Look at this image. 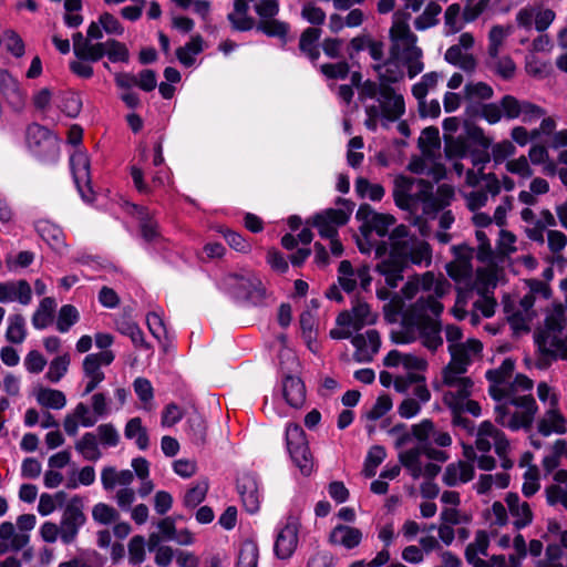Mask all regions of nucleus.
Wrapping results in <instances>:
<instances>
[{"mask_svg":"<svg viewBox=\"0 0 567 567\" xmlns=\"http://www.w3.org/2000/svg\"><path fill=\"white\" fill-rule=\"evenodd\" d=\"M512 31L511 25H493L488 32L487 55L499 53Z\"/></svg>","mask_w":567,"mask_h":567,"instance_id":"56","label":"nucleus"},{"mask_svg":"<svg viewBox=\"0 0 567 567\" xmlns=\"http://www.w3.org/2000/svg\"><path fill=\"white\" fill-rule=\"evenodd\" d=\"M378 320V313L361 300H357L350 310L340 312L336 319L337 326H351L357 332L367 326H372Z\"/></svg>","mask_w":567,"mask_h":567,"instance_id":"19","label":"nucleus"},{"mask_svg":"<svg viewBox=\"0 0 567 567\" xmlns=\"http://www.w3.org/2000/svg\"><path fill=\"white\" fill-rule=\"evenodd\" d=\"M25 320L22 315L16 313L8 318L6 338L9 342L20 344L25 340Z\"/></svg>","mask_w":567,"mask_h":567,"instance_id":"54","label":"nucleus"},{"mask_svg":"<svg viewBox=\"0 0 567 567\" xmlns=\"http://www.w3.org/2000/svg\"><path fill=\"white\" fill-rule=\"evenodd\" d=\"M282 394L290 406H302L306 400V389L301 379L287 375L282 381Z\"/></svg>","mask_w":567,"mask_h":567,"instance_id":"43","label":"nucleus"},{"mask_svg":"<svg viewBox=\"0 0 567 567\" xmlns=\"http://www.w3.org/2000/svg\"><path fill=\"white\" fill-rule=\"evenodd\" d=\"M483 344L477 339H468L457 346L449 347L451 361L443 371L465 373L474 358L478 357Z\"/></svg>","mask_w":567,"mask_h":567,"instance_id":"16","label":"nucleus"},{"mask_svg":"<svg viewBox=\"0 0 567 567\" xmlns=\"http://www.w3.org/2000/svg\"><path fill=\"white\" fill-rule=\"evenodd\" d=\"M299 522L289 517L286 525L279 530L275 542V554L280 559L289 558L298 546Z\"/></svg>","mask_w":567,"mask_h":567,"instance_id":"26","label":"nucleus"},{"mask_svg":"<svg viewBox=\"0 0 567 567\" xmlns=\"http://www.w3.org/2000/svg\"><path fill=\"white\" fill-rule=\"evenodd\" d=\"M237 488L246 511L250 514L256 513L260 505L256 478L251 475H244L238 480Z\"/></svg>","mask_w":567,"mask_h":567,"instance_id":"35","label":"nucleus"},{"mask_svg":"<svg viewBox=\"0 0 567 567\" xmlns=\"http://www.w3.org/2000/svg\"><path fill=\"white\" fill-rule=\"evenodd\" d=\"M403 63L396 56L389 54L382 63H374L373 71L378 74L377 83H389L390 85L404 79Z\"/></svg>","mask_w":567,"mask_h":567,"instance_id":"34","label":"nucleus"},{"mask_svg":"<svg viewBox=\"0 0 567 567\" xmlns=\"http://www.w3.org/2000/svg\"><path fill=\"white\" fill-rule=\"evenodd\" d=\"M321 35V30L318 28H307L300 35L299 49L311 61H317L320 56L318 41Z\"/></svg>","mask_w":567,"mask_h":567,"instance_id":"46","label":"nucleus"},{"mask_svg":"<svg viewBox=\"0 0 567 567\" xmlns=\"http://www.w3.org/2000/svg\"><path fill=\"white\" fill-rule=\"evenodd\" d=\"M497 286V274L494 269L484 268L478 269L476 274V280L474 282L473 290L477 295H491Z\"/></svg>","mask_w":567,"mask_h":567,"instance_id":"50","label":"nucleus"},{"mask_svg":"<svg viewBox=\"0 0 567 567\" xmlns=\"http://www.w3.org/2000/svg\"><path fill=\"white\" fill-rule=\"evenodd\" d=\"M417 327L422 344L426 349L434 352L443 346V338L441 337V321L426 319L423 321H417Z\"/></svg>","mask_w":567,"mask_h":567,"instance_id":"37","label":"nucleus"},{"mask_svg":"<svg viewBox=\"0 0 567 567\" xmlns=\"http://www.w3.org/2000/svg\"><path fill=\"white\" fill-rule=\"evenodd\" d=\"M553 484L545 488L547 504L550 506L560 505L567 509V471L558 470L554 473Z\"/></svg>","mask_w":567,"mask_h":567,"instance_id":"36","label":"nucleus"},{"mask_svg":"<svg viewBox=\"0 0 567 567\" xmlns=\"http://www.w3.org/2000/svg\"><path fill=\"white\" fill-rule=\"evenodd\" d=\"M115 355L113 351L106 350L99 353L87 354L82 363L84 378L87 380L83 391V396L92 393L104 380L105 375L102 365H110Z\"/></svg>","mask_w":567,"mask_h":567,"instance_id":"14","label":"nucleus"},{"mask_svg":"<svg viewBox=\"0 0 567 567\" xmlns=\"http://www.w3.org/2000/svg\"><path fill=\"white\" fill-rule=\"evenodd\" d=\"M37 401L44 408L61 410L66 404L64 393L55 389H41L37 394Z\"/></svg>","mask_w":567,"mask_h":567,"instance_id":"57","label":"nucleus"},{"mask_svg":"<svg viewBox=\"0 0 567 567\" xmlns=\"http://www.w3.org/2000/svg\"><path fill=\"white\" fill-rule=\"evenodd\" d=\"M0 92L14 110L20 111L24 107L25 93L21 90L18 81L3 69H0Z\"/></svg>","mask_w":567,"mask_h":567,"instance_id":"30","label":"nucleus"},{"mask_svg":"<svg viewBox=\"0 0 567 567\" xmlns=\"http://www.w3.org/2000/svg\"><path fill=\"white\" fill-rule=\"evenodd\" d=\"M492 445H494L495 453H503L504 446L507 445V437L492 422L484 421L478 426L475 447L480 452L487 453Z\"/></svg>","mask_w":567,"mask_h":567,"instance_id":"25","label":"nucleus"},{"mask_svg":"<svg viewBox=\"0 0 567 567\" xmlns=\"http://www.w3.org/2000/svg\"><path fill=\"white\" fill-rule=\"evenodd\" d=\"M338 274L339 286L346 292L354 291L358 286L367 290L372 280L368 266H361L354 269L349 260H342L340 262Z\"/></svg>","mask_w":567,"mask_h":567,"instance_id":"20","label":"nucleus"},{"mask_svg":"<svg viewBox=\"0 0 567 567\" xmlns=\"http://www.w3.org/2000/svg\"><path fill=\"white\" fill-rule=\"evenodd\" d=\"M116 329L122 334L127 336L136 347L150 349V344L145 341L142 330L131 318L126 316L121 317L116 321Z\"/></svg>","mask_w":567,"mask_h":567,"instance_id":"49","label":"nucleus"},{"mask_svg":"<svg viewBox=\"0 0 567 567\" xmlns=\"http://www.w3.org/2000/svg\"><path fill=\"white\" fill-rule=\"evenodd\" d=\"M389 240H394L398 248L404 252V259L415 265L429 266L432 260V250L424 240H419L409 235V228L405 225L395 227L389 236Z\"/></svg>","mask_w":567,"mask_h":567,"instance_id":"9","label":"nucleus"},{"mask_svg":"<svg viewBox=\"0 0 567 567\" xmlns=\"http://www.w3.org/2000/svg\"><path fill=\"white\" fill-rule=\"evenodd\" d=\"M55 301L52 298H43L32 316V324L35 329H44L52 321V313L55 309Z\"/></svg>","mask_w":567,"mask_h":567,"instance_id":"55","label":"nucleus"},{"mask_svg":"<svg viewBox=\"0 0 567 567\" xmlns=\"http://www.w3.org/2000/svg\"><path fill=\"white\" fill-rule=\"evenodd\" d=\"M97 417L90 411V408L80 402L76 404L72 413L65 415L63 421V427L68 435L74 436L79 431V424L84 427H91L95 425Z\"/></svg>","mask_w":567,"mask_h":567,"instance_id":"27","label":"nucleus"},{"mask_svg":"<svg viewBox=\"0 0 567 567\" xmlns=\"http://www.w3.org/2000/svg\"><path fill=\"white\" fill-rule=\"evenodd\" d=\"M485 65L503 80H511L516 73V64L509 55H501L499 53L487 55Z\"/></svg>","mask_w":567,"mask_h":567,"instance_id":"44","label":"nucleus"},{"mask_svg":"<svg viewBox=\"0 0 567 567\" xmlns=\"http://www.w3.org/2000/svg\"><path fill=\"white\" fill-rule=\"evenodd\" d=\"M532 388L533 381L528 377L517 374L506 386L489 385L488 393L495 401H502L509 393L520 394V392L529 391Z\"/></svg>","mask_w":567,"mask_h":567,"instance_id":"41","label":"nucleus"},{"mask_svg":"<svg viewBox=\"0 0 567 567\" xmlns=\"http://www.w3.org/2000/svg\"><path fill=\"white\" fill-rule=\"evenodd\" d=\"M454 194V188L447 184L440 185L435 193H433L432 189L427 204L422 208L423 214L435 215L440 210H443L445 207L451 205Z\"/></svg>","mask_w":567,"mask_h":567,"instance_id":"40","label":"nucleus"},{"mask_svg":"<svg viewBox=\"0 0 567 567\" xmlns=\"http://www.w3.org/2000/svg\"><path fill=\"white\" fill-rule=\"evenodd\" d=\"M137 212L140 228L145 240L151 241L158 235L157 223L150 216L148 212L143 207L134 206Z\"/></svg>","mask_w":567,"mask_h":567,"instance_id":"64","label":"nucleus"},{"mask_svg":"<svg viewBox=\"0 0 567 567\" xmlns=\"http://www.w3.org/2000/svg\"><path fill=\"white\" fill-rule=\"evenodd\" d=\"M537 433L542 436L551 434H564L567 430V420L558 408L546 409L544 414L537 420Z\"/></svg>","mask_w":567,"mask_h":567,"instance_id":"28","label":"nucleus"},{"mask_svg":"<svg viewBox=\"0 0 567 567\" xmlns=\"http://www.w3.org/2000/svg\"><path fill=\"white\" fill-rule=\"evenodd\" d=\"M514 367L515 364L512 359H505L498 368L488 370L486 378L491 382V385L506 386L511 381Z\"/></svg>","mask_w":567,"mask_h":567,"instance_id":"58","label":"nucleus"},{"mask_svg":"<svg viewBox=\"0 0 567 567\" xmlns=\"http://www.w3.org/2000/svg\"><path fill=\"white\" fill-rule=\"evenodd\" d=\"M203 51V39L200 35L193 37L184 47L176 50V56L184 66H192L195 63V55Z\"/></svg>","mask_w":567,"mask_h":567,"instance_id":"51","label":"nucleus"},{"mask_svg":"<svg viewBox=\"0 0 567 567\" xmlns=\"http://www.w3.org/2000/svg\"><path fill=\"white\" fill-rule=\"evenodd\" d=\"M442 12V8L436 2H430L425 7L424 11L415 18L414 27L419 31L426 30L435 25L439 20L437 16Z\"/></svg>","mask_w":567,"mask_h":567,"instance_id":"62","label":"nucleus"},{"mask_svg":"<svg viewBox=\"0 0 567 567\" xmlns=\"http://www.w3.org/2000/svg\"><path fill=\"white\" fill-rule=\"evenodd\" d=\"M74 447L86 461L96 462L102 457L97 436L93 432L84 433L82 437L75 442Z\"/></svg>","mask_w":567,"mask_h":567,"instance_id":"47","label":"nucleus"},{"mask_svg":"<svg viewBox=\"0 0 567 567\" xmlns=\"http://www.w3.org/2000/svg\"><path fill=\"white\" fill-rule=\"evenodd\" d=\"M357 219L362 221L360 231H373L380 236H390L389 229L395 224V218L390 214H382L373 210L370 205H361L355 214Z\"/></svg>","mask_w":567,"mask_h":567,"instance_id":"18","label":"nucleus"},{"mask_svg":"<svg viewBox=\"0 0 567 567\" xmlns=\"http://www.w3.org/2000/svg\"><path fill=\"white\" fill-rule=\"evenodd\" d=\"M440 79L437 72H429L421 78V81L412 86L413 96L421 103L424 104V99L427 95L430 89L435 87Z\"/></svg>","mask_w":567,"mask_h":567,"instance_id":"63","label":"nucleus"},{"mask_svg":"<svg viewBox=\"0 0 567 567\" xmlns=\"http://www.w3.org/2000/svg\"><path fill=\"white\" fill-rule=\"evenodd\" d=\"M390 434L395 436L396 449L408 445L413 440L417 442L416 446L399 454L400 463L414 480L434 478L441 471L436 462L445 463L449 458L445 451L433 447V444L447 447L452 444V437L447 432L436 429L430 419H423L410 430L405 424H396L390 430Z\"/></svg>","mask_w":567,"mask_h":567,"instance_id":"1","label":"nucleus"},{"mask_svg":"<svg viewBox=\"0 0 567 567\" xmlns=\"http://www.w3.org/2000/svg\"><path fill=\"white\" fill-rule=\"evenodd\" d=\"M425 293V296L422 295L410 308L411 315L417 321L430 319L429 315L439 317L444 309L443 303L440 301L442 297L436 296L434 291Z\"/></svg>","mask_w":567,"mask_h":567,"instance_id":"29","label":"nucleus"},{"mask_svg":"<svg viewBox=\"0 0 567 567\" xmlns=\"http://www.w3.org/2000/svg\"><path fill=\"white\" fill-rule=\"evenodd\" d=\"M0 555L8 550H20L27 546L30 540L29 534L16 530L11 522L0 524Z\"/></svg>","mask_w":567,"mask_h":567,"instance_id":"32","label":"nucleus"},{"mask_svg":"<svg viewBox=\"0 0 567 567\" xmlns=\"http://www.w3.org/2000/svg\"><path fill=\"white\" fill-rule=\"evenodd\" d=\"M354 347L353 359L359 363H365L373 360L381 346L380 334L375 329H369L363 333H355L351 338Z\"/></svg>","mask_w":567,"mask_h":567,"instance_id":"23","label":"nucleus"},{"mask_svg":"<svg viewBox=\"0 0 567 567\" xmlns=\"http://www.w3.org/2000/svg\"><path fill=\"white\" fill-rule=\"evenodd\" d=\"M27 144L34 155L43 159H54L59 154L58 138L37 123L27 128Z\"/></svg>","mask_w":567,"mask_h":567,"instance_id":"12","label":"nucleus"},{"mask_svg":"<svg viewBox=\"0 0 567 567\" xmlns=\"http://www.w3.org/2000/svg\"><path fill=\"white\" fill-rule=\"evenodd\" d=\"M474 477V467L471 463L458 461L445 467L442 481L447 486L467 483Z\"/></svg>","mask_w":567,"mask_h":567,"instance_id":"38","label":"nucleus"},{"mask_svg":"<svg viewBox=\"0 0 567 567\" xmlns=\"http://www.w3.org/2000/svg\"><path fill=\"white\" fill-rule=\"evenodd\" d=\"M286 444L295 465L303 475H310L315 465L313 457L306 439V433L300 425L296 423L287 425Z\"/></svg>","mask_w":567,"mask_h":567,"instance_id":"10","label":"nucleus"},{"mask_svg":"<svg viewBox=\"0 0 567 567\" xmlns=\"http://www.w3.org/2000/svg\"><path fill=\"white\" fill-rule=\"evenodd\" d=\"M488 545L489 539L487 533L485 530H478L475 534L474 540L466 546V561L472 566H486L485 560L480 558L478 555L487 556Z\"/></svg>","mask_w":567,"mask_h":567,"instance_id":"42","label":"nucleus"},{"mask_svg":"<svg viewBox=\"0 0 567 567\" xmlns=\"http://www.w3.org/2000/svg\"><path fill=\"white\" fill-rule=\"evenodd\" d=\"M349 214L343 209L329 208L313 216L311 225L318 229L322 238H332L338 235V227L347 224Z\"/></svg>","mask_w":567,"mask_h":567,"instance_id":"24","label":"nucleus"},{"mask_svg":"<svg viewBox=\"0 0 567 567\" xmlns=\"http://www.w3.org/2000/svg\"><path fill=\"white\" fill-rule=\"evenodd\" d=\"M508 512L514 518V526L516 529H522L529 526L533 522V512L529 504L522 501L517 494L509 493L505 498Z\"/></svg>","mask_w":567,"mask_h":567,"instance_id":"33","label":"nucleus"},{"mask_svg":"<svg viewBox=\"0 0 567 567\" xmlns=\"http://www.w3.org/2000/svg\"><path fill=\"white\" fill-rule=\"evenodd\" d=\"M259 550L252 540H245L240 544L236 567H258Z\"/></svg>","mask_w":567,"mask_h":567,"instance_id":"53","label":"nucleus"},{"mask_svg":"<svg viewBox=\"0 0 567 567\" xmlns=\"http://www.w3.org/2000/svg\"><path fill=\"white\" fill-rule=\"evenodd\" d=\"M535 340L542 352L538 368H547L557 358L567 359V319L561 307L547 316L545 327L535 336Z\"/></svg>","mask_w":567,"mask_h":567,"instance_id":"3","label":"nucleus"},{"mask_svg":"<svg viewBox=\"0 0 567 567\" xmlns=\"http://www.w3.org/2000/svg\"><path fill=\"white\" fill-rule=\"evenodd\" d=\"M454 259L446 264L447 275L456 282H465L471 279L473 272V249L466 245L453 246Z\"/></svg>","mask_w":567,"mask_h":567,"instance_id":"22","label":"nucleus"},{"mask_svg":"<svg viewBox=\"0 0 567 567\" xmlns=\"http://www.w3.org/2000/svg\"><path fill=\"white\" fill-rule=\"evenodd\" d=\"M410 17L406 11L399 10L394 12L389 35L390 53L403 63L409 78L413 79L423 71L424 63L422 61L423 51L416 45L417 37L409 25Z\"/></svg>","mask_w":567,"mask_h":567,"instance_id":"2","label":"nucleus"},{"mask_svg":"<svg viewBox=\"0 0 567 567\" xmlns=\"http://www.w3.org/2000/svg\"><path fill=\"white\" fill-rule=\"evenodd\" d=\"M451 290V284L443 276H435L431 271H426L421 276H415L408 280L401 292L406 300L413 299L419 291H434L436 296L444 297Z\"/></svg>","mask_w":567,"mask_h":567,"instance_id":"11","label":"nucleus"},{"mask_svg":"<svg viewBox=\"0 0 567 567\" xmlns=\"http://www.w3.org/2000/svg\"><path fill=\"white\" fill-rule=\"evenodd\" d=\"M85 522L86 516L83 512V502L80 497L75 496L65 505L60 520L61 540L64 544L73 543Z\"/></svg>","mask_w":567,"mask_h":567,"instance_id":"13","label":"nucleus"},{"mask_svg":"<svg viewBox=\"0 0 567 567\" xmlns=\"http://www.w3.org/2000/svg\"><path fill=\"white\" fill-rule=\"evenodd\" d=\"M257 31L268 37L285 38L289 31V24L274 18H261L257 25Z\"/></svg>","mask_w":567,"mask_h":567,"instance_id":"60","label":"nucleus"},{"mask_svg":"<svg viewBox=\"0 0 567 567\" xmlns=\"http://www.w3.org/2000/svg\"><path fill=\"white\" fill-rule=\"evenodd\" d=\"M224 285L239 300L259 305L265 299L266 289L261 280L251 271L230 272L225 276Z\"/></svg>","mask_w":567,"mask_h":567,"instance_id":"7","label":"nucleus"},{"mask_svg":"<svg viewBox=\"0 0 567 567\" xmlns=\"http://www.w3.org/2000/svg\"><path fill=\"white\" fill-rule=\"evenodd\" d=\"M388 248H390V254L378 264L377 271L384 277L389 287L395 288L399 282L403 280V270L408 262L404 259V252H401L402 250L398 248V244H395L394 240H389V243L382 241L375 245V257H383Z\"/></svg>","mask_w":567,"mask_h":567,"instance_id":"8","label":"nucleus"},{"mask_svg":"<svg viewBox=\"0 0 567 567\" xmlns=\"http://www.w3.org/2000/svg\"><path fill=\"white\" fill-rule=\"evenodd\" d=\"M432 189L433 185L429 181L401 175L394 179L392 195L400 209L415 215L419 204H422L423 208L427 204Z\"/></svg>","mask_w":567,"mask_h":567,"instance_id":"6","label":"nucleus"},{"mask_svg":"<svg viewBox=\"0 0 567 567\" xmlns=\"http://www.w3.org/2000/svg\"><path fill=\"white\" fill-rule=\"evenodd\" d=\"M444 59L446 62L466 72H472L476 68V60L473 54L464 52L460 45L450 47L445 52Z\"/></svg>","mask_w":567,"mask_h":567,"instance_id":"48","label":"nucleus"},{"mask_svg":"<svg viewBox=\"0 0 567 567\" xmlns=\"http://www.w3.org/2000/svg\"><path fill=\"white\" fill-rule=\"evenodd\" d=\"M495 421L511 431L530 430L538 412L537 403L532 394H513L496 401Z\"/></svg>","mask_w":567,"mask_h":567,"instance_id":"4","label":"nucleus"},{"mask_svg":"<svg viewBox=\"0 0 567 567\" xmlns=\"http://www.w3.org/2000/svg\"><path fill=\"white\" fill-rule=\"evenodd\" d=\"M92 518L100 525H110L120 519V513L115 507L100 502L92 507Z\"/></svg>","mask_w":567,"mask_h":567,"instance_id":"61","label":"nucleus"},{"mask_svg":"<svg viewBox=\"0 0 567 567\" xmlns=\"http://www.w3.org/2000/svg\"><path fill=\"white\" fill-rule=\"evenodd\" d=\"M361 99H374L375 109H380L381 121L384 127L389 123L399 121L405 113V102L402 93L389 83H377L367 80L361 87Z\"/></svg>","mask_w":567,"mask_h":567,"instance_id":"5","label":"nucleus"},{"mask_svg":"<svg viewBox=\"0 0 567 567\" xmlns=\"http://www.w3.org/2000/svg\"><path fill=\"white\" fill-rule=\"evenodd\" d=\"M555 18L556 13L551 9L540 7H525L516 13L517 25L526 31L535 28L538 32H544Z\"/></svg>","mask_w":567,"mask_h":567,"instance_id":"21","label":"nucleus"},{"mask_svg":"<svg viewBox=\"0 0 567 567\" xmlns=\"http://www.w3.org/2000/svg\"><path fill=\"white\" fill-rule=\"evenodd\" d=\"M124 435L128 440H135L140 450L148 447V434L140 417H133L126 423Z\"/></svg>","mask_w":567,"mask_h":567,"instance_id":"52","label":"nucleus"},{"mask_svg":"<svg viewBox=\"0 0 567 567\" xmlns=\"http://www.w3.org/2000/svg\"><path fill=\"white\" fill-rule=\"evenodd\" d=\"M249 6L246 0H235L234 10L228 13V20L233 28L238 31L251 30L255 25L254 19L248 14Z\"/></svg>","mask_w":567,"mask_h":567,"instance_id":"45","label":"nucleus"},{"mask_svg":"<svg viewBox=\"0 0 567 567\" xmlns=\"http://www.w3.org/2000/svg\"><path fill=\"white\" fill-rule=\"evenodd\" d=\"M362 540L360 529L349 525H337L329 535V542L336 546H342L347 549L355 548Z\"/></svg>","mask_w":567,"mask_h":567,"instance_id":"39","label":"nucleus"},{"mask_svg":"<svg viewBox=\"0 0 567 567\" xmlns=\"http://www.w3.org/2000/svg\"><path fill=\"white\" fill-rule=\"evenodd\" d=\"M32 299V290L27 280L0 282V302L19 301L29 305Z\"/></svg>","mask_w":567,"mask_h":567,"instance_id":"31","label":"nucleus"},{"mask_svg":"<svg viewBox=\"0 0 567 567\" xmlns=\"http://www.w3.org/2000/svg\"><path fill=\"white\" fill-rule=\"evenodd\" d=\"M70 166L74 183L83 200L91 203L94 193L91 187V173L89 156L81 151L74 152L70 157Z\"/></svg>","mask_w":567,"mask_h":567,"instance_id":"17","label":"nucleus"},{"mask_svg":"<svg viewBox=\"0 0 567 567\" xmlns=\"http://www.w3.org/2000/svg\"><path fill=\"white\" fill-rule=\"evenodd\" d=\"M38 234L45 240L50 246L58 248L63 243V234L60 227L48 221L40 220L35 225Z\"/></svg>","mask_w":567,"mask_h":567,"instance_id":"59","label":"nucleus"},{"mask_svg":"<svg viewBox=\"0 0 567 567\" xmlns=\"http://www.w3.org/2000/svg\"><path fill=\"white\" fill-rule=\"evenodd\" d=\"M463 373L443 371V383L453 390L444 394V402L452 411H462L463 401L472 394L473 381Z\"/></svg>","mask_w":567,"mask_h":567,"instance_id":"15","label":"nucleus"}]
</instances>
